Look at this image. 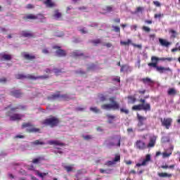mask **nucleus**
Returning a JSON list of instances; mask_svg holds the SVG:
<instances>
[{
	"mask_svg": "<svg viewBox=\"0 0 180 180\" xmlns=\"http://www.w3.org/2000/svg\"><path fill=\"white\" fill-rule=\"evenodd\" d=\"M152 63H148V67H152L153 68H155L156 71L158 72H160V74H165V72H172V70L169 68H165L162 66L158 65L159 61H169L171 63V61H174L173 58H158L157 56H152L150 58Z\"/></svg>",
	"mask_w": 180,
	"mask_h": 180,
	"instance_id": "f257e3e1",
	"label": "nucleus"
},
{
	"mask_svg": "<svg viewBox=\"0 0 180 180\" xmlns=\"http://www.w3.org/2000/svg\"><path fill=\"white\" fill-rule=\"evenodd\" d=\"M109 101L110 103L101 105V109L104 110H119L120 109V105L116 101V97H110Z\"/></svg>",
	"mask_w": 180,
	"mask_h": 180,
	"instance_id": "f03ea898",
	"label": "nucleus"
},
{
	"mask_svg": "<svg viewBox=\"0 0 180 180\" xmlns=\"http://www.w3.org/2000/svg\"><path fill=\"white\" fill-rule=\"evenodd\" d=\"M43 126H49V127H57L60 124V119L56 116L51 115L49 117L41 121Z\"/></svg>",
	"mask_w": 180,
	"mask_h": 180,
	"instance_id": "7ed1b4c3",
	"label": "nucleus"
},
{
	"mask_svg": "<svg viewBox=\"0 0 180 180\" xmlns=\"http://www.w3.org/2000/svg\"><path fill=\"white\" fill-rule=\"evenodd\" d=\"M141 104L132 106V110H144L145 112H150L151 110V105L146 103V99L141 98L139 100Z\"/></svg>",
	"mask_w": 180,
	"mask_h": 180,
	"instance_id": "20e7f679",
	"label": "nucleus"
},
{
	"mask_svg": "<svg viewBox=\"0 0 180 180\" xmlns=\"http://www.w3.org/2000/svg\"><path fill=\"white\" fill-rule=\"evenodd\" d=\"M49 76L47 75H41V76H37V77H34L33 75H24L22 74H18V75H15V78L16 79H24L25 78H27V79H47V78H49Z\"/></svg>",
	"mask_w": 180,
	"mask_h": 180,
	"instance_id": "39448f33",
	"label": "nucleus"
},
{
	"mask_svg": "<svg viewBox=\"0 0 180 180\" xmlns=\"http://www.w3.org/2000/svg\"><path fill=\"white\" fill-rule=\"evenodd\" d=\"M22 129H26L27 133H40V129L36 128L34 125L32 124L30 122H23L22 124Z\"/></svg>",
	"mask_w": 180,
	"mask_h": 180,
	"instance_id": "423d86ee",
	"label": "nucleus"
},
{
	"mask_svg": "<svg viewBox=\"0 0 180 180\" xmlns=\"http://www.w3.org/2000/svg\"><path fill=\"white\" fill-rule=\"evenodd\" d=\"M160 122L162 123V126H163V127H165L167 130H168L171 127V126H172V118H161Z\"/></svg>",
	"mask_w": 180,
	"mask_h": 180,
	"instance_id": "0eeeda50",
	"label": "nucleus"
},
{
	"mask_svg": "<svg viewBox=\"0 0 180 180\" xmlns=\"http://www.w3.org/2000/svg\"><path fill=\"white\" fill-rule=\"evenodd\" d=\"M6 116L10 117V120H11V122H15V120H22V117H23V115L19 113H15L11 115V111H8L6 112Z\"/></svg>",
	"mask_w": 180,
	"mask_h": 180,
	"instance_id": "6e6552de",
	"label": "nucleus"
},
{
	"mask_svg": "<svg viewBox=\"0 0 180 180\" xmlns=\"http://www.w3.org/2000/svg\"><path fill=\"white\" fill-rule=\"evenodd\" d=\"M4 109L5 110H8V109H10L11 112H16L19 109H20L21 110H26V105H18L16 107H12V104H10Z\"/></svg>",
	"mask_w": 180,
	"mask_h": 180,
	"instance_id": "1a4fd4ad",
	"label": "nucleus"
},
{
	"mask_svg": "<svg viewBox=\"0 0 180 180\" xmlns=\"http://www.w3.org/2000/svg\"><path fill=\"white\" fill-rule=\"evenodd\" d=\"M53 50H57L56 53L58 57H65V56H67V52H65V50L61 49V46H53Z\"/></svg>",
	"mask_w": 180,
	"mask_h": 180,
	"instance_id": "9d476101",
	"label": "nucleus"
},
{
	"mask_svg": "<svg viewBox=\"0 0 180 180\" xmlns=\"http://www.w3.org/2000/svg\"><path fill=\"white\" fill-rule=\"evenodd\" d=\"M137 120H138V124L137 126L139 129H141L143 126H144V122L147 120V117H143L140 115V114L137 113Z\"/></svg>",
	"mask_w": 180,
	"mask_h": 180,
	"instance_id": "9b49d317",
	"label": "nucleus"
},
{
	"mask_svg": "<svg viewBox=\"0 0 180 180\" xmlns=\"http://www.w3.org/2000/svg\"><path fill=\"white\" fill-rule=\"evenodd\" d=\"M136 147L138 150H146L147 148V145H146V143L141 140H138L136 142Z\"/></svg>",
	"mask_w": 180,
	"mask_h": 180,
	"instance_id": "f8f14e48",
	"label": "nucleus"
},
{
	"mask_svg": "<svg viewBox=\"0 0 180 180\" xmlns=\"http://www.w3.org/2000/svg\"><path fill=\"white\" fill-rule=\"evenodd\" d=\"M156 141H157V136H153L150 137L149 139V143L146 146V148H153V147H155Z\"/></svg>",
	"mask_w": 180,
	"mask_h": 180,
	"instance_id": "ddd939ff",
	"label": "nucleus"
},
{
	"mask_svg": "<svg viewBox=\"0 0 180 180\" xmlns=\"http://www.w3.org/2000/svg\"><path fill=\"white\" fill-rule=\"evenodd\" d=\"M159 43L162 46V47H169L171 46V42L167 41V39H164L162 38L159 39Z\"/></svg>",
	"mask_w": 180,
	"mask_h": 180,
	"instance_id": "4468645a",
	"label": "nucleus"
},
{
	"mask_svg": "<svg viewBox=\"0 0 180 180\" xmlns=\"http://www.w3.org/2000/svg\"><path fill=\"white\" fill-rule=\"evenodd\" d=\"M122 140V137L118 136L117 138V143L116 144L115 141H110L108 144V147H115V146H117V147H120V141Z\"/></svg>",
	"mask_w": 180,
	"mask_h": 180,
	"instance_id": "2eb2a0df",
	"label": "nucleus"
},
{
	"mask_svg": "<svg viewBox=\"0 0 180 180\" xmlns=\"http://www.w3.org/2000/svg\"><path fill=\"white\" fill-rule=\"evenodd\" d=\"M1 61H11L12 60V56L9 54H2L0 53Z\"/></svg>",
	"mask_w": 180,
	"mask_h": 180,
	"instance_id": "dca6fc26",
	"label": "nucleus"
},
{
	"mask_svg": "<svg viewBox=\"0 0 180 180\" xmlns=\"http://www.w3.org/2000/svg\"><path fill=\"white\" fill-rule=\"evenodd\" d=\"M21 36L22 37H34V34L33 33L30 32V31H22L21 32Z\"/></svg>",
	"mask_w": 180,
	"mask_h": 180,
	"instance_id": "f3484780",
	"label": "nucleus"
},
{
	"mask_svg": "<svg viewBox=\"0 0 180 180\" xmlns=\"http://www.w3.org/2000/svg\"><path fill=\"white\" fill-rule=\"evenodd\" d=\"M49 144L51 146H60V147H63L65 146V144L60 141H49Z\"/></svg>",
	"mask_w": 180,
	"mask_h": 180,
	"instance_id": "a211bd4d",
	"label": "nucleus"
},
{
	"mask_svg": "<svg viewBox=\"0 0 180 180\" xmlns=\"http://www.w3.org/2000/svg\"><path fill=\"white\" fill-rule=\"evenodd\" d=\"M11 95L15 98H20L22 96V92L19 90H13L11 91Z\"/></svg>",
	"mask_w": 180,
	"mask_h": 180,
	"instance_id": "6ab92c4d",
	"label": "nucleus"
},
{
	"mask_svg": "<svg viewBox=\"0 0 180 180\" xmlns=\"http://www.w3.org/2000/svg\"><path fill=\"white\" fill-rule=\"evenodd\" d=\"M22 57H24L25 60H34L36 58V56L34 55H30L27 53H23Z\"/></svg>",
	"mask_w": 180,
	"mask_h": 180,
	"instance_id": "aec40b11",
	"label": "nucleus"
},
{
	"mask_svg": "<svg viewBox=\"0 0 180 180\" xmlns=\"http://www.w3.org/2000/svg\"><path fill=\"white\" fill-rule=\"evenodd\" d=\"M106 117L108 120V123H109L110 124H112V123H113V122H115V119H116V115L107 114Z\"/></svg>",
	"mask_w": 180,
	"mask_h": 180,
	"instance_id": "412c9836",
	"label": "nucleus"
},
{
	"mask_svg": "<svg viewBox=\"0 0 180 180\" xmlns=\"http://www.w3.org/2000/svg\"><path fill=\"white\" fill-rule=\"evenodd\" d=\"M176 94H178V91H176V89H175L174 88H169L167 91V94L169 96H175V95H176Z\"/></svg>",
	"mask_w": 180,
	"mask_h": 180,
	"instance_id": "4be33fe9",
	"label": "nucleus"
},
{
	"mask_svg": "<svg viewBox=\"0 0 180 180\" xmlns=\"http://www.w3.org/2000/svg\"><path fill=\"white\" fill-rule=\"evenodd\" d=\"M149 161H151V155L150 154L146 155V158L141 162L143 167L146 166Z\"/></svg>",
	"mask_w": 180,
	"mask_h": 180,
	"instance_id": "5701e85b",
	"label": "nucleus"
},
{
	"mask_svg": "<svg viewBox=\"0 0 180 180\" xmlns=\"http://www.w3.org/2000/svg\"><path fill=\"white\" fill-rule=\"evenodd\" d=\"M98 98L100 102H106L108 101V96H105L103 94H98Z\"/></svg>",
	"mask_w": 180,
	"mask_h": 180,
	"instance_id": "b1692460",
	"label": "nucleus"
},
{
	"mask_svg": "<svg viewBox=\"0 0 180 180\" xmlns=\"http://www.w3.org/2000/svg\"><path fill=\"white\" fill-rule=\"evenodd\" d=\"M141 81L143 84H148V85H151V84L154 83V81L149 77L143 78L141 79Z\"/></svg>",
	"mask_w": 180,
	"mask_h": 180,
	"instance_id": "393cba45",
	"label": "nucleus"
},
{
	"mask_svg": "<svg viewBox=\"0 0 180 180\" xmlns=\"http://www.w3.org/2000/svg\"><path fill=\"white\" fill-rule=\"evenodd\" d=\"M158 175L160 178H171L172 176V174L166 172L158 173Z\"/></svg>",
	"mask_w": 180,
	"mask_h": 180,
	"instance_id": "a878e982",
	"label": "nucleus"
},
{
	"mask_svg": "<svg viewBox=\"0 0 180 180\" xmlns=\"http://www.w3.org/2000/svg\"><path fill=\"white\" fill-rule=\"evenodd\" d=\"M36 19H37L41 23H43L46 20V17L43 14H37L36 15Z\"/></svg>",
	"mask_w": 180,
	"mask_h": 180,
	"instance_id": "bb28decb",
	"label": "nucleus"
},
{
	"mask_svg": "<svg viewBox=\"0 0 180 180\" xmlns=\"http://www.w3.org/2000/svg\"><path fill=\"white\" fill-rule=\"evenodd\" d=\"M44 5H46L48 8H53L54 6V3L51 1V0H45L44 1Z\"/></svg>",
	"mask_w": 180,
	"mask_h": 180,
	"instance_id": "cd10ccee",
	"label": "nucleus"
},
{
	"mask_svg": "<svg viewBox=\"0 0 180 180\" xmlns=\"http://www.w3.org/2000/svg\"><path fill=\"white\" fill-rule=\"evenodd\" d=\"M61 98V94H60V91H58L57 94L52 95L50 97V99H52L53 101L56 100V99H60Z\"/></svg>",
	"mask_w": 180,
	"mask_h": 180,
	"instance_id": "c85d7f7f",
	"label": "nucleus"
},
{
	"mask_svg": "<svg viewBox=\"0 0 180 180\" xmlns=\"http://www.w3.org/2000/svg\"><path fill=\"white\" fill-rule=\"evenodd\" d=\"M35 172H36V174L38 175V176L42 179H44V176H47V175H49V172L41 173L40 172H39V170L35 171Z\"/></svg>",
	"mask_w": 180,
	"mask_h": 180,
	"instance_id": "c756f323",
	"label": "nucleus"
},
{
	"mask_svg": "<svg viewBox=\"0 0 180 180\" xmlns=\"http://www.w3.org/2000/svg\"><path fill=\"white\" fill-rule=\"evenodd\" d=\"M24 19H25V20H27L29 19L31 20H36V15L33 14H29L26 17H25Z\"/></svg>",
	"mask_w": 180,
	"mask_h": 180,
	"instance_id": "7c9ffc66",
	"label": "nucleus"
},
{
	"mask_svg": "<svg viewBox=\"0 0 180 180\" xmlns=\"http://www.w3.org/2000/svg\"><path fill=\"white\" fill-rule=\"evenodd\" d=\"M127 99H129V101H130L131 103H136V101H137L136 97L134 96H128Z\"/></svg>",
	"mask_w": 180,
	"mask_h": 180,
	"instance_id": "2f4dec72",
	"label": "nucleus"
},
{
	"mask_svg": "<svg viewBox=\"0 0 180 180\" xmlns=\"http://www.w3.org/2000/svg\"><path fill=\"white\" fill-rule=\"evenodd\" d=\"M61 16H63V14H61V13H60L58 11V10H56L53 17L56 18V19H60V18H61Z\"/></svg>",
	"mask_w": 180,
	"mask_h": 180,
	"instance_id": "473e14b6",
	"label": "nucleus"
},
{
	"mask_svg": "<svg viewBox=\"0 0 180 180\" xmlns=\"http://www.w3.org/2000/svg\"><path fill=\"white\" fill-rule=\"evenodd\" d=\"M32 144H33V146H44L45 143L43 141H39V140H36L35 141L32 142Z\"/></svg>",
	"mask_w": 180,
	"mask_h": 180,
	"instance_id": "72a5a7b5",
	"label": "nucleus"
},
{
	"mask_svg": "<svg viewBox=\"0 0 180 180\" xmlns=\"http://www.w3.org/2000/svg\"><path fill=\"white\" fill-rule=\"evenodd\" d=\"M62 101H70V96L68 94H60Z\"/></svg>",
	"mask_w": 180,
	"mask_h": 180,
	"instance_id": "f704fd0d",
	"label": "nucleus"
},
{
	"mask_svg": "<svg viewBox=\"0 0 180 180\" xmlns=\"http://www.w3.org/2000/svg\"><path fill=\"white\" fill-rule=\"evenodd\" d=\"M73 57H79L81 56H84V53L79 52V51H75L72 53Z\"/></svg>",
	"mask_w": 180,
	"mask_h": 180,
	"instance_id": "c9c22d12",
	"label": "nucleus"
},
{
	"mask_svg": "<svg viewBox=\"0 0 180 180\" xmlns=\"http://www.w3.org/2000/svg\"><path fill=\"white\" fill-rule=\"evenodd\" d=\"M72 167H74V165L70 166H64L63 168L67 171V172H72Z\"/></svg>",
	"mask_w": 180,
	"mask_h": 180,
	"instance_id": "e433bc0d",
	"label": "nucleus"
},
{
	"mask_svg": "<svg viewBox=\"0 0 180 180\" xmlns=\"http://www.w3.org/2000/svg\"><path fill=\"white\" fill-rule=\"evenodd\" d=\"M169 33H171V37H172L173 39H175V37H176V35L178 34V33H176V31L174 30H169Z\"/></svg>",
	"mask_w": 180,
	"mask_h": 180,
	"instance_id": "4c0bfd02",
	"label": "nucleus"
},
{
	"mask_svg": "<svg viewBox=\"0 0 180 180\" xmlns=\"http://www.w3.org/2000/svg\"><path fill=\"white\" fill-rule=\"evenodd\" d=\"M130 68V67L127 65H123L121 66V69H120V72H123V71H124V70H126L127 71V70H129Z\"/></svg>",
	"mask_w": 180,
	"mask_h": 180,
	"instance_id": "58836bf2",
	"label": "nucleus"
},
{
	"mask_svg": "<svg viewBox=\"0 0 180 180\" xmlns=\"http://www.w3.org/2000/svg\"><path fill=\"white\" fill-rule=\"evenodd\" d=\"M130 43H131V40L130 39H128L127 41H120V44H122V46H129Z\"/></svg>",
	"mask_w": 180,
	"mask_h": 180,
	"instance_id": "ea45409f",
	"label": "nucleus"
},
{
	"mask_svg": "<svg viewBox=\"0 0 180 180\" xmlns=\"http://www.w3.org/2000/svg\"><path fill=\"white\" fill-rule=\"evenodd\" d=\"M162 158H168V157L172 155V153H167V152H164L162 153Z\"/></svg>",
	"mask_w": 180,
	"mask_h": 180,
	"instance_id": "a19ab883",
	"label": "nucleus"
},
{
	"mask_svg": "<svg viewBox=\"0 0 180 180\" xmlns=\"http://www.w3.org/2000/svg\"><path fill=\"white\" fill-rule=\"evenodd\" d=\"M142 30H143V32H146V33H150L151 32V29L147 26H143Z\"/></svg>",
	"mask_w": 180,
	"mask_h": 180,
	"instance_id": "79ce46f5",
	"label": "nucleus"
},
{
	"mask_svg": "<svg viewBox=\"0 0 180 180\" xmlns=\"http://www.w3.org/2000/svg\"><path fill=\"white\" fill-rule=\"evenodd\" d=\"M90 110H91V112H94V113H99V112H101V110L96 107L90 108Z\"/></svg>",
	"mask_w": 180,
	"mask_h": 180,
	"instance_id": "37998d69",
	"label": "nucleus"
},
{
	"mask_svg": "<svg viewBox=\"0 0 180 180\" xmlns=\"http://www.w3.org/2000/svg\"><path fill=\"white\" fill-rule=\"evenodd\" d=\"M110 171H112V169H109L108 170H105L103 169H100V172L101 174H110Z\"/></svg>",
	"mask_w": 180,
	"mask_h": 180,
	"instance_id": "c03bdc74",
	"label": "nucleus"
},
{
	"mask_svg": "<svg viewBox=\"0 0 180 180\" xmlns=\"http://www.w3.org/2000/svg\"><path fill=\"white\" fill-rule=\"evenodd\" d=\"M91 43H93V44H94V46H97L98 44H101V39H94L91 41Z\"/></svg>",
	"mask_w": 180,
	"mask_h": 180,
	"instance_id": "a18cd8bd",
	"label": "nucleus"
},
{
	"mask_svg": "<svg viewBox=\"0 0 180 180\" xmlns=\"http://www.w3.org/2000/svg\"><path fill=\"white\" fill-rule=\"evenodd\" d=\"M114 162H118L119 161H120V155L117 154L115 155V157L113 160Z\"/></svg>",
	"mask_w": 180,
	"mask_h": 180,
	"instance_id": "49530a36",
	"label": "nucleus"
},
{
	"mask_svg": "<svg viewBox=\"0 0 180 180\" xmlns=\"http://www.w3.org/2000/svg\"><path fill=\"white\" fill-rule=\"evenodd\" d=\"M120 112L121 113H125V115H129V112L128 109L123 108H120Z\"/></svg>",
	"mask_w": 180,
	"mask_h": 180,
	"instance_id": "de8ad7c7",
	"label": "nucleus"
},
{
	"mask_svg": "<svg viewBox=\"0 0 180 180\" xmlns=\"http://www.w3.org/2000/svg\"><path fill=\"white\" fill-rule=\"evenodd\" d=\"M105 11L107 12H112L113 11V7L112 6H107Z\"/></svg>",
	"mask_w": 180,
	"mask_h": 180,
	"instance_id": "09e8293b",
	"label": "nucleus"
},
{
	"mask_svg": "<svg viewBox=\"0 0 180 180\" xmlns=\"http://www.w3.org/2000/svg\"><path fill=\"white\" fill-rule=\"evenodd\" d=\"M40 160H41V158L33 159L32 160V163L33 164H39V162H40Z\"/></svg>",
	"mask_w": 180,
	"mask_h": 180,
	"instance_id": "8fccbe9b",
	"label": "nucleus"
},
{
	"mask_svg": "<svg viewBox=\"0 0 180 180\" xmlns=\"http://www.w3.org/2000/svg\"><path fill=\"white\" fill-rule=\"evenodd\" d=\"M132 46H133V47L139 49V50H141V49L143 48V46L141 44H132Z\"/></svg>",
	"mask_w": 180,
	"mask_h": 180,
	"instance_id": "3c124183",
	"label": "nucleus"
},
{
	"mask_svg": "<svg viewBox=\"0 0 180 180\" xmlns=\"http://www.w3.org/2000/svg\"><path fill=\"white\" fill-rule=\"evenodd\" d=\"M53 70L56 75H58V74H61L62 72L61 69L54 68Z\"/></svg>",
	"mask_w": 180,
	"mask_h": 180,
	"instance_id": "603ef678",
	"label": "nucleus"
},
{
	"mask_svg": "<svg viewBox=\"0 0 180 180\" xmlns=\"http://www.w3.org/2000/svg\"><path fill=\"white\" fill-rule=\"evenodd\" d=\"M113 29H114V32H115L116 33H120V27L117 26H114Z\"/></svg>",
	"mask_w": 180,
	"mask_h": 180,
	"instance_id": "864d4df0",
	"label": "nucleus"
},
{
	"mask_svg": "<svg viewBox=\"0 0 180 180\" xmlns=\"http://www.w3.org/2000/svg\"><path fill=\"white\" fill-rule=\"evenodd\" d=\"M162 16H164V14L158 13V14H155L154 18L155 19H160Z\"/></svg>",
	"mask_w": 180,
	"mask_h": 180,
	"instance_id": "5fc2aeb1",
	"label": "nucleus"
},
{
	"mask_svg": "<svg viewBox=\"0 0 180 180\" xmlns=\"http://www.w3.org/2000/svg\"><path fill=\"white\" fill-rule=\"evenodd\" d=\"M76 74H79L80 75H85L86 72L83 70H77Z\"/></svg>",
	"mask_w": 180,
	"mask_h": 180,
	"instance_id": "6e6d98bb",
	"label": "nucleus"
},
{
	"mask_svg": "<svg viewBox=\"0 0 180 180\" xmlns=\"http://www.w3.org/2000/svg\"><path fill=\"white\" fill-rule=\"evenodd\" d=\"M83 139L84 140H91V139H92V136L91 135L83 136Z\"/></svg>",
	"mask_w": 180,
	"mask_h": 180,
	"instance_id": "4d7b16f0",
	"label": "nucleus"
},
{
	"mask_svg": "<svg viewBox=\"0 0 180 180\" xmlns=\"http://www.w3.org/2000/svg\"><path fill=\"white\" fill-rule=\"evenodd\" d=\"M91 70H95V64H92L87 68V71H91Z\"/></svg>",
	"mask_w": 180,
	"mask_h": 180,
	"instance_id": "13d9d810",
	"label": "nucleus"
},
{
	"mask_svg": "<svg viewBox=\"0 0 180 180\" xmlns=\"http://www.w3.org/2000/svg\"><path fill=\"white\" fill-rule=\"evenodd\" d=\"M153 4L155 5V6H157V7L161 6V4L158 1H153Z\"/></svg>",
	"mask_w": 180,
	"mask_h": 180,
	"instance_id": "bf43d9fd",
	"label": "nucleus"
},
{
	"mask_svg": "<svg viewBox=\"0 0 180 180\" xmlns=\"http://www.w3.org/2000/svg\"><path fill=\"white\" fill-rule=\"evenodd\" d=\"M42 53H43L44 54H49V49H44L42 50Z\"/></svg>",
	"mask_w": 180,
	"mask_h": 180,
	"instance_id": "052dcab7",
	"label": "nucleus"
},
{
	"mask_svg": "<svg viewBox=\"0 0 180 180\" xmlns=\"http://www.w3.org/2000/svg\"><path fill=\"white\" fill-rule=\"evenodd\" d=\"M145 23H147V25H151L153 23V20H146Z\"/></svg>",
	"mask_w": 180,
	"mask_h": 180,
	"instance_id": "680f3d73",
	"label": "nucleus"
},
{
	"mask_svg": "<svg viewBox=\"0 0 180 180\" xmlns=\"http://www.w3.org/2000/svg\"><path fill=\"white\" fill-rule=\"evenodd\" d=\"M139 94H140L141 95H144V94H146V89L139 90Z\"/></svg>",
	"mask_w": 180,
	"mask_h": 180,
	"instance_id": "e2e57ef3",
	"label": "nucleus"
},
{
	"mask_svg": "<svg viewBox=\"0 0 180 180\" xmlns=\"http://www.w3.org/2000/svg\"><path fill=\"white\" fill-rule=\"evenodd\" d=\"M85 108H81V107H78L76 108V110L79 111V112H82V110H84Z\"/></svg>",
	"mask_w": 180,
	"mask_h": 180,
	"instance_id": "0e129e2a",
	"label": "nucleus"
},
{
	"mask_svg": "<svg viewBox=\"0 0 180 180\" xmlns=\"http://www.w3.org/2000/svg\"><path fill=\"white\" fill-rule=\"evenodd\" d=\"M112 81H116L117 82H120V77H118L117 78H113Z\"/></svg>",
	"mask_w": 180,
	"mask_h": 180,
	"instance_id": "69168bd1",
	"label": "nucleus"
},
{
	"mask_svg": "<svg viewBox=\"0 0 180 180\" xmlns=\"http://www.w3.org/2000/svg\"><path fill=\"white\" fill-rule=\"evenodd\" d=\"M26 8H27V9H33V5L27 4Z\"/></svg>",
	"mask_w": 180,
	"mask_h": 180,
	"instance_id": "338daca9",
	"label": "nucleus"
},
{
	"mask_svg": "<svg viewBox=\"0 0 180 180\" xmlns=\"http://www.w3.org/2000/svg\"><path fill=\"white\" fill-rule=\"evenodd\" d=\"M114 22L115 23H120V18H115V19H114Z\"/></svg>",
	"mask_w": 180,
	"mask_h": 180,
	"instance_id": "774afa93",
	"label": "nucleus"
}]
</instances>
